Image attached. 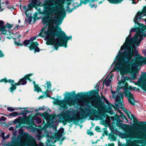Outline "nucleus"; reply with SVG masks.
<instances>
[{"label":"nucleus","instance_id":"obj_1","mask_svg":"<svg viewBox=\"0 0 146 146\" xmlns=\"http://www.w3.org/2000/svg\"><path fill=\"white\" fill-rule=\"evenodd\" d=\"M68 0H46L44 2L43 12L46 16L42 19L44 24L48 25L47 31H45L46 27L42 28L40 35L45 36L44 40H48L47 45H54L55 49H58L59 46L66 47L67 42L72 37L67 36L62 31L59 32L60 38L63 39L60 42L58 38H54L57 36V29L58 25H60L64 17L66 16L65 11L71 12L73 10L70 6L73 3Z\"/></svg>","mask_w":146,"mask_h":146},{"label":"nucleus","instance_id":"obj_2","mask_svg":"<svg viewBox=\"0 0 146 146\" xmlns=\"http://www.w3.org/2000/svg\"><path fill=\"white\" fill-rule=\"evenodd\" d=\"M139 30L138 29L133 37L129 39L131 36V33L130 32L111 66V67H113L115 61L117 60L114 68L111 72L119 70L121 75L131 73V79H137L138 74L139 66L146 64V58H143L142 56L138 54V51L135 47V45L138 46L139 44L138 41L135 40L137 37L135 35ZM136 84L141 86L143 90L146 91V72L142 73Z\"/></svg>","mask_w":146,"mask_h":146},{"label":"nucleus","instance_id":"obj_3","mask_svg":"<svg viewBox=\"0 0 146 146\" xmlns=\"http://www.w3.org/2000/svg\"><path fill=\"white\" fill-rule=\"evenodd\" d=\"M125 81L124 77H122L121 81H119L117 88L119 90L118 92L120 93L117 94L115 91H111L113 98V99H115V100H122L124 97L123 94V93L125 94V96L128 98V100H135L133 95L128 90V84H124Z\"/></svg>","mask_w":146,"mask_h":146},{"label":"nucleus","instance_id":"obj_4","mask_svg":"<svg viewBox=\"0 0 146 146\" xmlns=\"http://www.w3.org/2000/svg\"><path fill=\"white\" fill-rule=\"evenodd\" d=\"M98 93L94 91L78 93L76 94V92L73 91L71 92H66L64 95L63 100H89L94 99L96 98Z\"/></svg>","mask_w":146,"mask_h":146},{"label":"nucleus","instance_id":"obj_5","mask_svg":"<svg viewBox=\"0 0 146 146\" xmlns=\"http://www.w3.org/2000/svg\"><path fill=\"white\" fill-rule=\"evenodd\" d=\"M77 111L75 110L72 111L68 110L62 115L63 119L61 122L64 125L67 124V123H70L73 122L76 124L80 120L86 118L88 115L87 113L84 111H82L80 116L77 115Z\"/></svg>","mask_w":146,"mask_h":146},{"label":"nucleus","instance_id":"obj_6","mask_svg":"<svg viewBox=\"0 0 146 146\" xmlns=\"http://www.w3.org/2000/svg\"><path fill=\"white\" fill-rule=\"evenodd\" d=\"M33 75L32 74H30L27 75H26L25 77L21 78L20 81L17 83H14L13 85V84L14 82V81L11 80H9L8 81L5 78L2 79L0 80V82H9L11 83V84L12 85L11 87L10 88V92H11L12 93H13V91H15L16 88V87L15 86L20 85H24L27 84L26 79L27 78L28 80L31 81L30 78L29 77Z\"/></svg>","mask_w":146,"mask_h":146},{"label":"nucleus","instance_id":"obj_7","mask_svg":"<svg viewBox=\"0 0 146 146\" xmlns=\"http://www.w3.org/2000/svg\"><path fill=\"white\" fill-rule=\"evenodd\" d=\"M36 113V115H33L31 114L27 116L24 119V123L27 125H35V121L38 124L42 122L41 119L39 117L37 116L38 115Z\"/></svg>","mask_w":146,"mask_h":146},{"label":"nucleus","instance_id":"obj_8","mask_svg":"<svg viewBox=\"0 0 146 146\" xmlns=\"http://www.w3.org/2000/svg\"><path fill=\"white\" fill-rule=\"evenodd\" d=\"M145 21L146 23V19ZM139 30L136 35V37L135 40L138 41L140 44L143 38L146 36V25H145L142 23H138Z\"/></svg>","mask_w":146,"mask_h":146},{"label":"nucleus","instance_id":"obj_9","mask_svg":"<svg viewBox=\"0 0 146 146\" xmlns=\"http://www.w3.org/2000/svg\"><path fill=\"white\" fill-rule=\"evenodd\" d=\"M146 15V7H145L143 9V11L141 12H138L136 14L135 16L134 19V21L135 23V24H136L137 23L138 26L137 27L136 25L135 26L137 28H133L130 31V33H131L133 32H135L136 31H137L136 33L138 31V30L139 29V26L138 25V23H139L137 22V21L138 20V19H140L142 17H143L144 16Z\"/></svg>","mask_w":146,"mask_h":146},{"label":"nucleus","instance_id":"obj_10","mask_svg":"<svg viewBox=\"0 0 146 146\" xmlns=\"http://www.w3.org/2000/svg\"><path fill=\"white\" fill-rule=\"evenodd\" d=\"M104 102L107 103L108 102V101H62V102L60 107L61 109H63L64 110L67 109L68 107L67 106V105H69L70 106H72L71 104V103H78L79 102H103L104 103Z\"/></svg>","mask_w":146,"mask_h":146},{"label":"nucleus","instance_id":"obj_11","mask_svg":"<svg viewBox=\"0 0 146 146\" xmlns=\"http://www.w3.org/2000/svg\"><path fill=\"white\" fill-rule=\"evenodd\" d=\"M13 26L12 25L8 23L4 25V22L2 21H0V31L2 34L8 35L9 33H10V30Z\"/></svg>","mask_w":146,"mask_h":146},{"label":"nucleus","instance_id":"obj_12","mask_svg":"<svg viewBox=\"0 0 146 146\" xmlns=\"http://www.w3.org/2000/svg\"><path fill=\"white\" fill-rule=\"evenodd\" d=\"M37 114L39 115L42 116L46 120L47 123L52 124L53 123L55 119V116L54 115H50L47 112L43 113H37Z\"/></svg>","mask_w":146,"mask_h":146},{"label":"nucleus","instance_id":"obj_13","mask_svg":"<svg viewBox=\"0 0 146 146\" xmlns=\"http://www.w3.org/2000/svg\"><path fill=\"white\" fill-rule=\"evenodd\" d=\"M137 136L136 134L133 133L126 134V137L129 139L127 142L128 146H134L137 143V141L134 140H132L134 138H136Z\"/></svg>","mask_w":146,"mask_h":146},{"label":"nucleus","instance_id":"obj_14","mask_svg":"<svg viewBox=\"0 0 146 146\" xmlns=\"http://www.w3.org/2000/svg\"><path fill=\"white\" fill-rule=\"evenodd\" d=\"M111 119L113 121H116V125L119 128H121L122 129H123L127 125H126L123 124V123H120L121 121L123 122V121L121 120L119 118V116L117 114H116L115 116L111 117Z\"/></svg>","mask_w":146,"mask_h":146},{"label":"nucleus","instance_id":"obj_15","mask_svg":"<svg viewBox=\"0 0 146 146\" xmlns=\"http://www.w3.org/2000/svg\"><path fill=\"white\" fill-rule=\"evenodd\" d=\"M101 82L100 81L99 82L96 84V88H97V90H93L92 91H94V92L96 93H98V94L96 95V98L94 99L89 100H107L105 98V97L101 94V96H99V94L98 92L99 91V87L100 84Z\"/></svg>","mask_w":146,"mask_h":146},{"label":"nucleus","instance_id":"obj_16","mask_svg":"<svg viewBox=\"0 0 146 146\" xmlns=\"http://www.w3.org/2000/svg\"><path fill=\"white\" fill-rule=\"evenodd\" d=\"M113 76L112 74H110L107 76L103 82V84L105 85L106 87L109 86L111 83V81L112 80V77Z\"/></svg>","mask_w":146,"mask_h":146},{"label":"nucleus","instance_id":"obj_17","mask_svg":"<svg viewBox=\"0 0 146 146\" xmlns=\"http://www.w3.org/2000/svg\"><path fill=\"white\" fill-rule=\"evenodd\" d=\"M64 129L63 128H60L58 131L54 134V137L58 141H60V138L62 135H64Z\"/></svg>","mask_w":146,"mask_h":146},{"label":"nucleus","instance_id":"obj_18","mask_svg":"<svg viewBox=\"0 0 146 146\" xmlns=\"http://www.w3.org/2000/svg\"><path fill=\"white\" fill-rule=\"evenodd\" d=\"M115 106L113 105L112 107L115 110H117L119 108H121L122 109L124 110L125 108L124 107V104H123V101H115Z\"/></svg>","mask_w":146,"mask_h":146},{"label":"nucleus","instance_id":"obj_19","mask_svg":"<svg viewBox=\"0 0 146 146\" xmlns=\"http://www.w3.org/2000/svg\"><path fill=\"white\" fill-rule=\"evenodd\" d=\"M41 4L40 2L37 0H32L31 4L30 5L32 7H34L37 10H38V11H40V8H38V7H36V6H39Z\"/></svg>","mask_w":146,"mask_h":146},{"label":"nucleus","instance_id":"obj_20","mask_svg":"<svg viewBox=\"0 0 146 146\" xmlns=\"http://www.w3.org/2000/svg\"><path fill=\"white\" fill-rule=\"evenodd\" d=\"M131 115L132 119H133V120L134 123L136 125H138V123H139L141 125L143 126L146 127V126H145V124H146V122L145 121L139 122L137 121V119L133 115L131 114Z\"/></svg>","mask_w":146,"mask_h":146},{"label":"nucleus","instance_id":"obj_21","mask_svg":"<svg viewBox=\"0 0 146 146\" xmlns=\"http://www.w3.org/2000/svg\"><path fill=\"white\" fill-rule=\"evenodd\" d=\"M38 44L36 42H33L29 47L30 50L35 49V52H39V49L37 46Z\"/></svg>","mask_w":146,"mask_h":146},{"label":"nucleus","instance_id":"obj_22","mask_svg":"<svg viewBox=\"0 0 146 146\" xmlns=\"http://www.w3.org/2000/svg\"><path fill=\"white\" fill-rule=\"evenodd\" d=\"M24 10L25 11V13L27 17H29V14H27V11L31 10L33 8V7L30 5H29L28 7L24 5L23 6Z\"/></svg>","mask_w":146,"mask_h":146},{"label":"nucleus","instance_id":"obj_23","mask_svg":"<svg viewBox=\"0 0 146 146\" xmlns=\"http://www.w3.org/2000/svg\"><path fill=\"white\" fill-rule=\"evenodd\" d=\"M88 112L92 116L97 115L98 113V111L92 108L88 110Z\"/></svg>","mask_w":146,"mask_h":146},{"label":"nucleus","instance_id":"obj_24","mask_svg":"<svg viewBox=\"0 0 146 146\" xmlns=\"http://www.w3.org/2000/svg\"><path fill=\"white\" fill-rule=\"evenodd\" d=\"M46 136L48 138V139L47 140V141L48 143H49L51 144L52 143L54 144L56 142V140H54V137L51 136L48 134H47Z\"/></svg>","mask_w":146,"mask_h":146},{"label":"nucleus","instance_id":"obj_25","mask_svg":"<svg viewBox=\"0 0 146 146\" xmlns=\"http://www.w3.org/2000/svg\"><path fill=\"white\" fill-rule=\"evenodd\" d=\"M48 91L47 90H46L44 92H42V93L43 94V95L41 96H40L38 98V99L39 100L41 98L42 99H43V98H47L48 97H50L49 96H48Z\"/></svg>","mask_w":146,"mask_h":146},{"label":"nucleus","instance_id":"obj_26","mask_svg":"<svg viewBox=\"0 0 146 146\" xmlns=\"http://www.w3.org/2000/svg\"><path fill=\"white\" fill-rule=\"evenodd\" d=\"M1 0H0V1ZM9 3V2L7 1H5L3 2H2L1 4L0 3V9H1V11H2L3 10V9L1 8V7H5L7 5H8Z\"/></svg>","mask_w":146,"mask_h":146},{"label":"nucleus","instance_id":"obj_27","mask_svg":"<svg viewBox=\"0 0 146 146\" xmlns=\"http://www.w3.org/2000/svg\"><path fill=\"white\" fill-rule=\"evenodd\" d=\"M33 83L34 84V91H36L37 93H39L40 92H41L40 88L37 85L35 84V82H34Z\"/></svg>","mask_w":146,"mask_h":146},{"label":"nucleus","instance_id":"obj_28","mask_svg":"<svg viewBox=\"0 0 146 146\" xmlns=\"http://www.w3.org/2000/svg\"><path fill=\"white\" fill-rule=\"evenodd\" d=\"M5 116H12L14 117L15 116L17 115V112L15 111L13 112L12 113H9V115H5Z\"/></svg>","mask_w":146,"mask_h":146},{"label":"nucleus","instance_id":"obj_29","mask_svg":"<svg viewBox=\"0 0 146 146\" xmlns=\"http://www.w3.org/2000/svg\"><path fill=\"white\" fill-rule=\"evenodd\" d=\"M30 43H31V42L30 39L29 40H26L24 41L23 44L25 46H27Z\"/></svg>","mask_w":146,"mask_h":146},{"label":"nucleus","instance_id":"obj_30","mask_svg":"<svg viewBox=\"0 0 146 146\" xmlns=\"http://www.w3.org/2000/svg\"><path fill=\"white\" fill-rule=\"evenodd\" d=\"M20 120L18 119V118H17V119H15L14 120V122L15 123H19V126L20 127H21V123H20Z\"/></svg>","mask_w":146,"mask_h":146},{"label":"nucleus","instance_id":"obj_31","mask_svg":"<svg viewBox=\"0 0 146 146\" xmlns=\"http://www.w3.org/2000/svg\"><path fill=\"white\" fill-rule=\"evenodd\" d=\"M62 101H53V103L55 105H59L60 107Z\"/></svg>","mask_w":146,"mask_h":146},{"label":"nucleus","instance_id":"obj_32","mask_svg":"<svg viewBox=\"0 0 146 146\" xmlns=\"http://www.w3.org/2000/svg\"><path fill=\"white\" fill-rule=\"evenodd\" d=\"M45 85H47V87L48 88L46 90H47L48 91V89H50L51 86L50 82V81L47 82L45 84Z\"/></svg>","mask_w":146,"mask_h":146},{"label":"nucleus","instance_id":"obj_33","mask_svg":"<svg viewBox=\"0 0 146 146\" xmlns=\"http://www.w3.org/2000/svg\"><path fill=\"white\" fill-rule=\"evenodd\" d=\"M138 101H129V103L132 105L135 106V105L138 106V105L135 104V103L137 102Z\"/></svg>","mask_w":146,"mask_h":146},{"label":"nucleus","instance_id":"obj_34","mask_svg":"<svg viewBox=\"0 0 146 146\" xmlns=\"http://www.w3.org/2000/svg\"><path fill=\"white\" fill-rule=\"evenodd\" d=\"M124 111L125 112L127 115V116L128 117L129 119L132 120V119L130 116L129 113H128L127 111V110H124Z\"/></svg>","mask_w":146,"mask_h":146},{"label":"nucleus","instance_id":"obj_35","mask_svg":"<svg viewBox=\"0 0 146 146\" xmlns=\"http://www.w3.org/2000/svg\"><path fill=\"white\" fill-rule=\"evenodd\" d=\"M89 0H80V3L81 4H86L89 2Z\"/></svg>","mask_w":146,"mask_h":146},{"label":"nucleus","instance_id":"obj_36","mask_svg":"<svg viewBox=\"0 0 146 146\" xmlns=\"http://www.w3.org/2000/svg\"><path fill=\"white\" fill-rule=\"evenodd\" d=\"M110 137L112 141H115L116 140V137L113 135H111Z\"/></svg>","mask_w":146,"mask_h":146},{"label":"nucleus","instance_id":"obj_37","mask_svg":"<svg viewBox=\"0 0 146 146\" xmlns=\"http://www.w3.org/2000/svg\"><path fill=\"white\" fill-rule=\"evenodd\" d=\"M47 126L43 127L40 129V130L41 131H44L45 132H46V131L47 130Z\"/></svg>","mask_w":146,"mask_h":146},{"label":"nucleus","instance_id":"obj_38","mask_svg":"<svg viewBox=\"0 0 146 146\" xmlns=\"http://www.w3.org/2000/svg\"><path fill=\"white\" fill-rule=\"evenodd\" d=\"M46 108L45 107V106H43L42 107H40L39 109H37V110H36V111H38L40 110H44Z\"/></svg>","mask_w":146,"mask_h":146},{"label":"nucleus","instance_id":"obj_39","mask_svg":"<svg viewBox=\"0 0 146 146\" xmlns=\"http://www.w3.org/2000/svg\"><path fill=\"white\" fill-rule=\"evenodd\" d=\"M95 130L97 132H101L100 128L98 126H96L95 128Z\"/></svg>","mask_w":146,"mask_h":146},{"label":"nucleus","instance_id":"obj_40","mask_svg":"<svg viewBox=\"0 0 146 146\" xmlns=\"http://www.w3.org/2000/svg\"><path fill=\"white\" fill-rule=\"evenodd\" d=\"M23 112H24L25 113L26 115V113H32L33 112V111L25 110L23 111Z\"/></svg>","mask_w":146,"mask_h":146},{"label":"nucleus","instance_id":"obj_41","mask_svg":"<svg viewBox=\"0 0 146 146\" xmlns=\"http://www.w3.org/2000/svg\"><path fill=\"white\" fill-rule=\"evenodd\" d=\"M88 131L87 132V133L88 135H89L90 136L92 135H94V133L91 131H89V130H88Z\"/></svg>","mask_w":146,"mask_h":146},{"label":"nucleus","instance_id":"obj_42","mask_svg":"<svg viewBox=\"0 0 146 146\" xmlns=\"http://www.w3.org/2000/svg\"><path fill=\"white\" fill-rule=\"evenodd\" d=\"M7 110L11 112L14 111L15 110L11 107H9L7 108Z\"/></svg>","mask_w":146,"mask_h":146},{"label":"nucleus","instance_id":"obj_43","mask_svg":"<svg viewBox=\"0 0 146 146\" xmlns=\"http://www.w3.org/2000/svg\"><path fill=\"white\" fill-rule=\"evenodd\" d=\"M7 119V118L4 116H2L1 117L0 119V120L1 121H5Z\"/></svg>","mask_w":146,"mask_h":146},{"label":"nucleus","instance_id":"obj_44","mask_svg":"<svg viewBox=\"0 0 146 146\" xmlns=\"http://www.w3.org/2000/svg\"><path fill=\"white\" fill-rule=\"evenodd\" d=\"M37 37V36H34V37H32L31 38L30 40V41H31V42H33V40H35L36 39V38Z\"/></svg>","mask_w":146,"mask_h":146},{"label":"nucleus","instance_id":"obj_45","mask_svg":"<svg viewBox=\"0 0 146 146\" xmlns=\"http://www.w3.org/2000/svg\"><path fill=\"white\" fill-rule=\"evenodd\" d=\"M23 115L24 116L26 115V113H25L23 111L22 112H20L18 113L17 112V115Z\"/></svg>","mask_w":146,"mask_h":146},{"label":"nucleus","instance_id":"obj_46","mask_svg":"<svg viewBox=\"0 0 146 146\" xmlns=\"http://www.w3.org/2000/svg\"><path fill=\"white\" fill-rule=\"evenodd\" d=\"M1 136L3 139L5 140V133L4 132L2 133L1 134Z\"/></svg>","mask_w":146,"mask_h":146},{"label":"nucleus","instance_id":"obj_47","mask_svg":"<svg viewBox=\"0 0 146 146\" xmlns=\"http://www.w3.org/2000/svg\"><path fill=\"white\" fill-rule=\"evenodd\" d=\"M129 88L130 89L132 90H137V88L135 87H132V86H130Z\"/></svg>","mask_w":146,"mask_h":146},{"label":"nucleus","instance_id":"obj_48","mask_svg":"<svg viewBox=\"0 0 146 146\" xmlns=\"http://www.w3.org/2000/svg\"><path fill=\"white\" fill-rule=\"evenodd\" d=\"M121 114V117L123 118H126V116L124 115V113L122 112V113H121L120 114Z\"/></svg>","mask_w":146,"mask_h":146},{"label":"nucleus","instance_id":"obj_49","mask_svg":"<svg viewBox=\"0 0 146 146\" xmlns=\"http://www.w3.org/2000/svg\"><path fill=\"white\" fill-rule=\"evenodd\" d=\"M104 134L105 135H108V131L107 130L104 131L103 135Z\"/></svg>","mask_w":146,"mask_h":146},{"label":"nucleus","instance_id":"obj_50","mask_svg":"<svg viewBox=\"0 0 146 146\" xmlns=\"http://www.w3.org/2000/svg\"><path fill=\"white\" fill-rule=\"evenodd\" d=\"M108 146H114V144L113 143H108Z\"/></svg>","mask_w":146,"mask_h":146},{"label":"nucleus","instance_id":"obj_51","mask_svg":"<svg viewBox=\"0 0 146 146\" xmlns=\"http://www.w3.org/2000/svg\"><path fill=\"white\" fill-rule=\"evenodd\" d=\"M4 56L3 54L1 51H0V57H2Z\"/></svg>","mask_w":146,"mask_h":146},{"label":"nucleus","instance_id":"obj_52","mask_svg":"<svg viewBox=\"0 0 146 146\" xmlns=\"http://www.w3.org/2000/svg\"><path fill=\"white\" fill-rule=\"evenodd\" d=\"M143 53L146 56V49H144L142 50Z\"/></svg>","mask_w":146,"mask_h":146},{"label":"nucleus","instance_id":"obj_53","mask_svg":"<svg viewBox=\"0 0 146 146\" xmlns=\"http://www.w3.org/2000/svg\"><path fill=\"white\" fill-rule=\"evenodd\" d=\"M97 6L95 4H93L92 5H91V7L92 8H93V7H95V8H96Z\"/></svg>","mask_w":146,"mask_h":146},{"label":"nucleus","instance_id":"obj_54","mask_svg":"<svg viewBox=\"0 0 146 146\" xmlns=\"http://www.w3.org/2000/svg\"><path fill=\"white\" fill-rule=\"evenodd\" d=\"M51 111V110L49 108H48L45 112H47V113H48V112H50Z\"/></svg>","mask_w":146,"mask_h":146},{"label":"nucleus","instance_id":"obj_55","mask_svg":"<svg viewBox=\"0 0 146 146\" xmlns=\"http://www.w3.org/2000/svg\"><path fill=\"white\" fill-rule=\"evenodd\" d=\"M9 129L10 131H12L14 129V127H11L9 128Z\"/></svg>","mask_w":146,"mask_h":146},{"label":"nucleus","instance_id":"obj_56","mask_svg":"<svg viewBox=\"0 0 146 146\" xmlns=\"http://www.w3.org/2000/svg\"><path fill=\"white\" fill-rule=\"evenodd\" d=\"M15 44L18 46L20 45L19 43L15 41Z\"/></svg>","mask_w":146,"mask_h":146},{"label":"nucleus","instance_id":"obj_57","mask_svg":"<svg viewBox=\"0 0 146 146\" xmlns=\"http://www.w3.org/2000/svg\"><path fill=\"white\" fill-rule=\"evenodd\" d=\"M10 137V135L9 134H8L5 137V139H8Z\"/></svg>","mask_w":146,"mask_h":146},{"label":"nucleus","instance_id":"obj_58","mask_svg":"<svg viewBox=\"0 0 146 146\" xmlns=\"http://www.w3.org/2000/svg\"><path fill=\"white\" fill-rule=\"evenodd\" d=\"M36 109H34V108H31V110L30 111H33V112L34 111H36Z\"/></svg>","mask_w":146,"mask_h":146},{"label":"nucleus","instance_id":"obj_59","mask_svg":"<svg viewBox=\"0 0 146 146\" xmlns=\"http://www.w3.org/2000/svg\"><path fill=\"white\" fill-rule=\"evenodd\" d=\"M110 114H112L113 113V111L110 110V111H109V112H108Z\"/></svg>","mask_w":146,"mask_h":146},{"label":"nucleus","instance_id":"obj_60","mask_svg":"<svg viewBox=\"0 0 146 146\" xmlns=\"http://www.w3.org/2000/svg\"><path fill=\"white\" fill-rule=\"evenodd\" d=\"M117 110H118L117 111L118 112L120 113V114L121 113H122V112H121V111L120 110H119L118 109H117Z\"/></svg>","mask_w":146,"mask_h":146},{"label":"nucleus","instance_id":"obj_61","mask_svg":"<svg viewBox=\"0 0 146 146\" xmlns=\"http://www.w3.org/2000/svg\"><path fill=\"white\" fill-rule=\"evenodd\" d=\"M135 104H137L138 105V106H139V105H140L139 103L138 102V101H137V102L135 103Z\"/></svg>","mask_w":146,"mask_h":146},{"label":"nucleus","instance_id":"obj_62","mask_svg":"<svg viewBox=\"0 0 146 146\" xmlns=\"http://www.w3.org/2000/svg\"><path fill=\"white\" fill-rule=\"evenodd\" d=\"M23 109H29L28 107H25V108H23Z\"/></svg>","mask_w":146,"mask_h":146},{"label":"nucleus","instance_id":"obj_63","mask_svg":"<svg viewBox=\"0 0 146 146\" xmlns=\"http://www.w3.org/2000/svg\"><path fill=\"white\" fill-rule=\"evenodd\" d=\"M65 138V137H62V141H63L64 139Z\"/></svg>","mask_w":146,"mask_h":146},{"label":"nucleus","instance_id":"obj_64","mask_svg":"<svg viewBox=\"0 0 146 146\" xmlns=\"http://www.w3.org/2000/svg\"><path fill=\"white\" fill-rule=\"evenodd\" d=\"M98 141H100V140H96L95 142L94 143H97L98 142Z\"/></svg>","mask_w":146,"mask_h":146}]
</instances>
